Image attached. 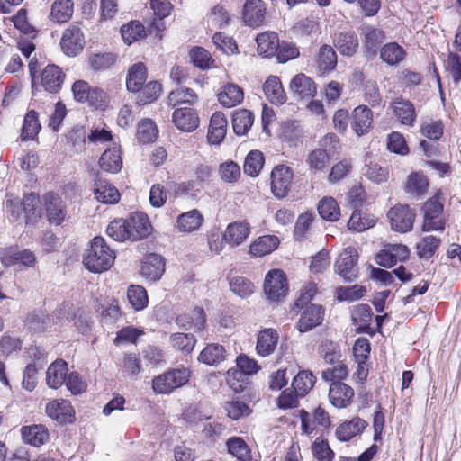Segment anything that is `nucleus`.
<instances>
[{"instance_id":"f257e3e1","label":"nucleus","mask_w":461,"mask_h":461,"mask_svg":"<svg viewBox=\"0 0 461 461\" xmlns=\"http://www.w3.org/2000/svg\"><path fill=\"white\" fill-rule=\"evenodd\" d=\"M115 252L107 245L105 240L96 236L91 240L83 254V265L92 273L107 271L113 265Z\"/></svg>"},{"instance_id":"f03ea898","label":"nucleus","mask_w":461,"mask_h":461,"mask_svg":"<svg viewBox=\"0 0 461 461\" xmlns=\"http://www.w3.org/2000/svg\"><path fill=\"white\" fill-rule=\"evenodd\" d=\"M190 372L186 368L171 369L152 379V389L159 394L170 393L187 383Z\"/></svg>"},{"instance_id":"7ed1b4c3","label":"nucleus","mask_w":461,"mask_h":461,"mask_svg":"<svg viewBox=\"0 0 461 461\" xmlns=\"http://www.w3.org/2000/svg\"><path fill=\"white\" fill-rule=\"evenodd\" d=\"M358 254L352 247L346 248L335 262V272L345 282H353L358 276L357 268Z\"/></svg>"},{"instance_id":"20e7f679","label":"nucleus","mask_w":461,"mask_h":461,"mask_svg":"<svg viewBox=\"0 0 461 461\" xmlns=\"http://www.w3.org/2000/svg\"><path fill=\"white\" fill-rule=\"evenodd\" d=\"M263 288L267 297L271 301L277 302L285 297L288 292V283L285 272L281 269L268 271Z\"/></svg>"},{"instance_id":"39448f33","label":"nucleus","mask_w":461,"mask_h":461,"mask_svg":"<svg viewBox=\"0 0 461 461\" xmlns=\"http://www.w3.org/2000/svg\"><path fill=\"white\" fill-rule=\"evenodd\" d=\"M360 34L363 37L365 56L368 59L375 58L385 40L384 32L371 24L363 23L360 27Z\"/></svg>"},{"instance_id":"423d86ee","label":"nucleus","mask_w":461,"mask_h":461,"mask_svg":"<svg viewBox=\"0 0 461 461\" xmlns=\"http://www.w3.org/2000/svg\"><path fill=\"white\" fill-rule=\"evenodd\" d=\"M45 412L59 425L72 424L76 420L75 410L70 402L65 399L49 402L45 406Z\"/></svg>"},{"instance_id":"0eeeda50","label":"nucleus","mask_w":461,"mask_h":461,"mask_svg":"<svg viewBox=\"0 0 461 461\" xmlns=\"http://www.w3.org/2000/svg\"><path fill=\"white\" fill-rule=\"evenodd\" d=\"M424 222L423 230H443L445 229V222L441 219L443 212V204L438 201V198L434 196L429 199L423 205Z\"/></svg>"},{"instance_id":"6e6552de","label":"nucleus","mask_w":461,"mask_h":461,"mask_svg":"<svg viewBox=\"0 0 461 461\" xmlns=\"http://www.w3.org/2000/svg\"><path fill=\"white\" fill-rule=\"evenodd\" d=\"M415 217V212L409 205H397L388 212L392 229L401 233H406L412 230Z\"/></svg>"},{"instance_id":"1a4fd4ad","label":"nucleus","mask_w":461,"mask_h":461,"mask_svg":"<svg viewBox=\"0 0 461 461\" xmlns=\"http://www.w3.org/2000/svg\"><path fill=\"white\" fill-rule=\"evenodd\" d=\"M293 171L285 165H277L271 172L270 184L273 194L278 198L287 195L293 180Z\"/></svg>"},{"instance_id":"9d476101","label":"nucleus","mask_w":461,"mask_h":461,"mask_svg":"<svg viewBox=\"0 0 461 461\" xmlns=\"http://www.w3.org/2000/svg\"><path fill=\"white\" fill-rule=\"evenodd\" d=\"M46 217L50 224L59 226L67 217L65 202L59 195L50 192L43 196Z\"/></svg>"},{"instance_id":"9b49d317","label":"nucleus","mask_w":461,"mask_h":461,"mask_svg":"<svg viewBox=\"0 0 461 461\" xmlns=\"http://www.w3.org/2000/svg\"><path fill=\"white\" fill-rule=\"evenodd\" d=\"M85 45L84 35L77 25H71L63 32L60 46L63 52L69 57H75L82 51Z\"/></svg>"},{"instance_id":"f8f14e48","label":"nucleus","mask_w":461,"mask_h":461,"mask_svg":"<svg viewBox=\"0 0 461 461\" xmlns=\"http://www.w3.org/2000/svg\"><path fill=\"white\" fill-rule=\"evenodd\" d=\"M0 259L5 267L23 265L33 267L36 264L35 254L28 249L7 248L2 252Z\"/></svg>"},{"instance_id":"ddd939ff","label":"nucleus","mask_w":461,"mask_h":461,"mask_svg":"<svg viewBox=\"0 0 461 461\" xmlns=\"http://www.w3.org/2000/svg\"><path fill=\"white\" fill-rule=\"evenodd\" d=\"M333 44L338 51L346 57H353L359 49L358 36L353 30L334 33Z\"/></svg>"},{"instance_id":"4468645a","label":"nucleus","mask_w":461,"mask_h":461,"mask_svg":"<svg viewBox=\"0 0 461 461\" xmlns=\"http://www.w3.org/2000/svg\"><path fill=\"white\" fill-rule=\"evenodd\" d=\"M172 121L178 130L185 132L194 131L200 123L196 111L190 107L176 109L172 113Z\"/></svg>"},{"instance_id":"2eb2a0df","label":"nucleus","mask_w":461,"mask_h":461,"mask_svg":"<svg viewBox=\"0 0 461 461\" xmlns=\"http://www.w3.org/2000/svg\"><path fill=\"white\" fill-rule=\"evenodd\" d=\"M325 310L321 305L310 304L302 312L297 322L298 330L304 333L319 326L324 319Z\"/></svg>"},{"instance_id":"dca6fc26","label":"nucleus","mask_w":461,"mask_h":461,"mask_svg":"<svg viewBox=\"0 0 461 461\" xmlns=\"http://www.w3.org/2000/svg\"><path fill=\"white\" fill-rule=\"evenodd\" d=\"M249 233L250 224L246 221H237L227 225L223 240L231 248H234L246 241Z\"/></svg>"},{"instance_id":"f3484780","label":"nucleus","mask_w":461,"mask_h":461,"mask_svg":"<svg viewBox=\"0 0 461 461\" xmlns=\"http://www.w3.org/2000/svg\"><path fill=\"white\" fill-rule=\"evenodd\" d=\"M165 272V259L162 256L151 253L141 263V275L151 281L159 280Z\"/></svg>"},{"instance_id":"a211bd4d","label":"nucleus","mask_w":461,"mask_h":461,"mask_svg":"<svg viewBox=\"0 0 461 461\" xmlns=\"http://www.w3.org/2000/svg\"><path fill=\"white\" fill-rule=\"evenodd\" d=\"M354 397V390L342 382H333L330 386L329 399L330 403L338 408H346Z\"/></svg>"},{"instance_id":"6ab92c4d","label":"nucleus","mask_w":461,"mask_h":461,"mask_svg":"<svg viewBox=\"0 0 461 461\" xmlns=\"http://www.w3.org/2000/svg\"><path fill=\"white\" fill-rule=\"evenodd\" d=\"M290 90L300 99H308L315 95L317 86L314 81L303 73L295 75L290 82Z\"/></svg>"},{"instance_id":"aec40b11","label":"nucleus","mask_w":461,"mask_h":461,"mask_svg":"<svg viewBox=\"0 0 461 461\" xmlns=\"http://www.w3.org/2000/svg\"><path fill=\"white\" fill-rule=\"evenodd\" d=\"M367 425V422L359 417L345 420L336 429V438L340 442H348L354 437L360 435Z\"/></svg>"},{"instance_id":"412c9836","label":"nucleus","mask_w":461,"mask_h":461,"mask_svg":"<svg viewBox=\"0 0 461 461\" xmlns=\"http://www.w3.org/2000/svg\"><path fill=\"white\" fill-rule=\"evenodd\" d=\"M41 85L46 91L51 94L58 93L64 82L65 74L56 65H48L41 72Z\"/></svg>"},{"instance_id":"4be33fe9","label":"nucleus","mask_w":461,"mask_h":461,"mask_svg":"<svg viewBox=\"0 0 461 461\" xmlns=\"http://www.w3.org/2000/svg\"><path fill=\"white\" fill-rule=\"evenodd\" d=\"M68 363L61 358L56 359L46 371V384L51 389L61 387L68 375Z\"/></svg>"},{"instance_id":"5701e85b","label":"nucleus","mask_w":461,"mask_h":461,"mask_svg":"<svg viewBox=\"0 0 461 461\" xmlns=\"http://www.w3.org/2000/svg\"><path fill=\"white\" fill-rule=\"evenodd\" d=\"M243 19L249 26H259L263 23L266 5L262 0H246L243 5Z\"/></svg>"},{"instance_id":"b1692460","label":"nucleus","mask_w":461,"mask_h":461,"mask_svg":"<svg viewBox=\"0 0 461 461\" xmlns=\"http://www.w3.org/2000/svg\"><path fill=\"white\" fill-rule=\"evenodd\" d=\"M131 240H138L148 237L151 231V224L146 214L135 212L126 219Z\"/></svg>"},{"instance_id":"393cba45","label":"nucleus","mask_w":461,"mask_h":461,"mask_svg":"<svg viewBox=\"0 0 461 461\" xmlns=\"http://www.w3.org/2000/svg\"><path fill=\"white\" fill-rule=\"evenodd\" d=\"M373 123V113L366 105H359L353 111L351 127L358 135L366 133Z\"/></svg>"},{"instance_id":"a878e982","label":"nucleus","mask_w":461,"mask_h":461,"mask_svg":"<svg viewBox=\"0 0 461 461\" xmlns=\"http://www.w3.org/2000/svg\"><path fill=\"white\" fill-rule=\"evenodd\" d=\"M228 122L222 113H214L210 121L207 140L210 144L219 145L226 135Z\"/></svg>"},{"instance_id":"bb28decb","label":"nucleus","mask_w":461,"mask_h":461,"mask_svg":"<svg viewBox=\"0 0 461 461\" xmlns=\"http://www.w3.org/2000/svg\"><path fill=\"white\" fill-rule=\"evenodd\" d=\"M278 333L275 329H264L258 335L257 339L256 349L259 356L267 357L271 355L278 342Z\"/></svg>"},{"instance_id":"cd10ccee","label":"nucleus","mask_w":461,"mask_h":461,"mask_svg":"<svg viewBox=\"0 0 461 461\" xmlns=\"http://www.w3.org/2000/svg\"><path fill=\"white\" fill-rule=\"evenodd\" d=\"M94 193L98 202L107 204L117 203L120 200L119 191L106 180L96 177Z\"/></svg>"},{"instance_id":"c85d7f7f","label":"nucleus","mask_w":461,"mask_h":461,"mask_svg":"<svg viewBox=\"0 0 461 461\" xmlns=\"http://www.w3.org/2000/svg\"><path fill=\"white\" fill-rule=\"evenodd\" d=\"M263 91L267 99L273 104H283L286 95L278 77L269 76L263 85Z\"/></svg>"},{"instance_id":"c756f323","label":"nucleus","mask_w":461,"mask_h":461,"mask_svg":"<svg viewBox=\"0 0 461 461\" xmlns=\"http://www.w3.org/2000/svg\"><path fill=\"white\" fill-rule=\"evenodd\" d=\"M21 435L24 443L34 447H40L49 440L48 429L41 424L22 427Z\"/></svg>"},{"instance_id":"7c9ffc66","label":"nucleus","mask_w":461,"mask_h":461,"mask_svg":"<svg viewBox=\"0 0 461 461\" xmlns=\"http://www.w3.org/2000/svg\"><path fill=\"white\" fill-rule=\"evenodd\" d=\"M22 202L23 214L25 218V223L35 224L40 219V197L35 193H30L23 195Z\"/></svg>"},{"instance_id":"2f4dec72","label":"nucleus","mask_w":461,"mask_h":461,"mask_svg":"<svg viewBox=\"0 0 461 461\" xmlns=\"http://www.w3.org/2000/svg\"><path fill=\"white\" fill-rule=\"evenodd\" d=\"M256 41L258 44V52L259 55L266 58H270L276 55L279 47V39L276 32H267L259 33Z\"/></svg>"},{"instance_id":"473e14b6","label":"nucleus","mask_w":461,"mask_h":461,"mask_svg":"<svg viewBox=\"0 0 461 461\" xmlns=\"http://www.w3.org/2000/svg\"><path fill=\"white\" fill-rule=\"evenodd\" d=\"M243 98V90L236 84H227L223 86L221 92L218 94L220 104L227 108L240 104Z\"/></svg>"},{"instance_id":"72a5a7b5","label":"nucleus","mask_w":461,"mask_h":461,"mask_svg":"<svg viewBox=\"0 0 461 461\" xmlns=\"http://www.w3.org/2000/svg\"><path fill=\"white\" fill-rule=\"evenodd\" d=\"M147 80V68L142 62L132 65L127 74L126 87L130 92H139Z\"/></svg>"},{"instance_id":"f704fd0d","label":"nucleus","mask_w":461,"mask_h":461,"mask_svg":"<svg viewBox=\"0 0 461 461\" xmlns=\"http://www.w3.org/2000/svg\"><path fill=\"white\" fill-rule=\"evenodd\" d=\"M226 358L224 347L218 343L208 344L200 353L198 361L207 366H217Z\"/></svg>"},{"instance_id":"c9c22d12","label":"nucleus","mask_w":461,"mask_h":461,"mask_svg":"<svg viewBox=\"0 0 461 461\" xmlns=\"http://www.w3.org/2000/svg\"><path fill=\"white\" fill-rule=\"evenodd\" d=\"M279 244V239L275 235H264L258 238L249 246V252L255 257H263L275 250Z\"/></svg>"},{"instance_id":"e433bc0d","label":"nucleus","mask_w":461,"mask_h":461,"mask_svg":"<svg viewBox=\"0 0 461 461\" xmlns=\"http://www.w3.org/2000/svg\"><path fill=\"white\" fill-rule=\"evenodd\" d=\"M41 125L39 121V114L34 110H29L24 116L22 128L21 140L23 141L33 140L39 134Z\"/></svg>"},{"instance_id":"4c0bfd02","label":"nucleus","mask_w":461,"mask_h":461,"mask_svg":"<svg viewBox=\"0 0 461 461\" xmlns=\"http://www.w3.org/2000/svg\"><path fill=\"white\" fill-rule=\"evenodd\" d=\"M99 166L102 170L109 173H117L122 167L121 152L118 148L106 149L99 159Z\"/></svg>"},{"instance_id":"58836bf2","label":"nucleus","mask_w":461,"mask_h":461,"mask_svg":"<svg viewBox=\"0 0 461 461\" xmlns=\"http://www.w3.org/2000/svg\"><path fill=\"white\" fill-rule=\"evenodd\" d=\"M393 113L400 122L403 125L412 126L416 120V113L413 104L408 100L395 101Z\"/></svg>"},{"instance_id":"ea45409f","label":"nucleus","mask_w":461,"mask_h":461,"mask_svg":"<svg viewBox=\"0 0 461 461\" xmlns=\"http://www.w3.org/2000/svg\"><path fill=\"white\" fill-rule=\"evenodd\" d=\"M338 63L337 53L333 47L323 44L320 47L317 55V64L321 72H330L335 69Z\"/></svg>"},{"instance_id":"a19ab883","label":"nucleus","mask_w":461,"mask_h":461,"mask_svg":"<svg viewBox=\"0 0 461 461\" xmlns=\"http://www.w3.org/2000/svg\"><path fill=\"white\" fill-rule=\"evenodd\" d=\"M228 452L239 461H255L251 456V450L242 438L231 437L226 441Z\"/></svg>"},{"instance_id":"79ce46f5","label":"nucleus","mask_w":461,"mask_h":461,"mask_svg":"<svg viewBox=\"0 0 461 461\" xmlns=\"http://www.w3.org/2000/svg\"><path fill=\"white\" fill-rule=\"evenodd\" d=\"M380 58L389 66H394L404 59L406 51L397 42H389L380 49Z\"/></svg>"},{"instance_id":"37998d69","label":"nucleus","mask_w":461,"mask_h":461,"mask_svg":"<svg viewBox=\"0 0 461 461\" xmlns=\"http://www.w3.org/2000/svg\"><path fill=\"white\" fill-rule=\"evenodd\" d=\"M254 122V114L247 109L237 110L232 114V128L237 135H245Z\"/></svg>"},{"instance_id":"c03bdc74","label":"nucleus","mask_w":461,"mask_h":461,"mask_svg":"<svg viewBox=\"0 0 461 461\" xmlns=\"http://www.w3.org/2000/svg\"><path fill=\"white\" fill-rule=\"evenodd\" d=\"M203 221V217L201 212L194 209L178 216L177 227L181 231L191 232L197 230Z\"/></svg>"},{"instance_id":"a18cd8bd","label":"nucleus","mask_w":461,"mask_h":461,"mask_svg":"<svg viewBox=\"0 0 461 461\" xmlns=\"http://www.w3.org/2000/svg\"><path fill=\"white\" fill-rule=\"evenodd\" d=\"M316 377L309 370L300 371L293 379L292 386L298 396L303 397L313 387Z\"/></svg>"},{"instance_id":"49530a36","label":"nucleus","mask_w":461,"mask_h":461,"mask_svg":"<svg viewBox=\"0 0 461 461\" xmlns=\"http://www.w3.org/2000/svg\"><path fill=\"white\" fill-rule=\"evenodd\" d=\"M73 7L71 0H56L51 5V20L59 23L68 22L72 17Z\"/></svg>"},{"instance_id":"de8ad7c7","label":"nucleus","mask_w":461,"mask_h":461,"mask_svg":"<svg viewBox=\"0 0 461 461\" xmlns=\"http://www.w3.org/2000/svg\"><path fill=\"white\" fill-rule=\"evenodd\" d=\"M329 160L330 155L326 149H315L308 154L306 163L311 173L316 174L325 171Z\"/></svg>"},{"instance_id":"09e8293b","label":"nucleus","mask_w":461,"mask_h":461,"mask_svg":"<svg viewBox=\"0 0 461 461\" xmlns=\"http://www.w3.org/2000/svg\"><path fill=\"white\" fill-rule=\"evenodd\" d=\"M196 100L197 95L192 88L180 86L169 93L167 104L172 107L182 104H194Z\"/></svg>"},{"instance_id":"8fccbe9b","label":"nucleus","mask_w":461,"mask_h":461,"mask_svg":"<svg viewBox=\"0 0 461 461\" xmlns=\"http://www.w3.org/2000/svg\"><path fill=\"white\" fill-rule=\"evenodd\" d=\"M318 212L323 220L329 221H336L340 216L339 207L332 197H324L319 202Z\"/></svg>"},{"instance_id":"3c124183","label":"nucleus","mask_w":461,"mask_h":461,"mask_svg":"<svg viewBox=\"0 0 461 461\" xmlns=\"http://www.w3.org/2000/svg\"><path fill=\"white\" fill-rule=\"evenodd\" d=\"M428 186L429 182L424 176L411 173L408 176L405 192L416 198H420L427 192Z\"/></svg>"},{"instance_id":"603ef678","label":"nucleus","mask_w":461,"mask_h":461,"mask_svg":"<svg viewBox=\"0 0 461 461\" xmlns=\"http://www.w3.org/2000/svg\"><path fill=\"white\" fill-rule=\"evenodd\" d=\"M129 303L136 311L145 309L149 303L147 291L140 285H131L127 290Z\"/></svg>"},{"instance_id":"864d4df0","label":"nucleus","mask_w":461,"mask_h":461,"mask_svg":"<svg viewBox=\"0 0 461 461\" xmlns=\"http://www.w3.org/2000/svg\"><path fill=\"white\" fill-rule=\"evenodd\" d=\"M162 90V86L158 81H150L147 85L142 86L141 89L138 92L137 104L139 105H145L152 103L158 98Z\"/></svg>"},{"instance_id":"5fc2aeb1","label":"nucleus","mask_w":461,"mask_h":461,"mask_svg":"<svg viewBox=\"0 0 461 461\" xmlns=\"http://www.w3.org/2000/svg\"><path fill=\"white\" fill-rule=\"evenodd\" d=\"M106 233L116 241L131 240L126 219H115L111 221L106 229Z\"/></svg>"},{"instance_id":"6e6d98bb","label":"nucleus","mask_w":461,"mask_h":461,"mask_svg":"<svg viewBox=\"0 0 461 461\" xmlns=\"http://www.w3.org/2000/svg\"><path fill=\"white\" fill-rule=\"evenodd\" d=\"M158 133V128L152 120L144 119L139 122L136 136L140 142H153L156 140Z\"/></svg>"},{"instance_id":"4d7b16f0","label":"nucleus","mask_w":461,"mask_h":461,"mask_svg":"<svg viewBox=\"0 0 461 461\" xmlns=\"http://www.w3.org/2000/svg\"><path fill=\"white\" fill-rule=\"evenodd\" d=\"M264 156L259 150L249 152L244 162V173L250 176H257L264 165Z\"/></svg>"},{"instance_id":"13d9d810","label":"nucleus","mask_w":461,"mask_h":461,"mask_svg":"<svg viewBox=\"0 0 461 461\" xmlns=\"http://www.w3.org/2000/svg\"><path fill=\"white\" fill-rule=\"evenodd\" d=\"M170 341L174 348L189 354L195 346L196 339L193 334L177 332L170 336Z\"/></svg>"},{"instance_id":"bf43d9fd","label":"nucleus","mask_w":461,"mask_h":461,"mask_svg":"<svg viewBox=\"0 0 461 461\" xmlns=\"http://www.w3.org/2000/svg\"><path fill=\"white\" fill-rule=\"evenodd\" d=\"M121 34L123 41L130 45L145 36V28L140 22H131L122 26Z\"/></svg>"},{"instance_id":"052dcab7","label":"nucleus","mask_w":461,"mask_h":461,"mask_svg":"<svg viewBox=\"0 0 461 461\" xmlns=\"http://www.w3.org/2000/svg\"><path fill=\"white\" fill-rule=\"evenodd\" d=\"M314 220V214L312 212H306L298 216L294 229V238L298 241H303L306 239V235L312 224Z\"/></svg>"},{"instance_id":"680f3d73","label":"nucleus","mask_w":461,"mask_h":461,"mask_svg":"<svg viewBox=\"0 0 461 461\" xmlns=\"http://www.w3.org/2000/svg\"><path fill=\"white\" fill-rule=\"evenodd\" d=\"M440 245V240L435 236L429 235L424 237L417 244V253L420 258L429 259L432 258Z\"/></svg>"},{"instance_id":"e2e57ef3","label":"nucleus","mask_w":461,"mask_h":461,"mask_svg":"<svg viewBox=\"0 0 461 461\" xmlns=\"http://www.w3.org/2000/svg\"><path fill=\"white\" fill-rule=\"evenodd\" d=\"M363 174L372 182L381 184L388 179L389 170L378 163L366 164Z\"/></svg>"},{"instance_id":"0e129e2a","label":"nucleus","mask_w":461,"mask_h":461,"mask_svg":"<svg viewBox=\"0 0 461 461\" xmlns=\"http://www.w3.org/2000/svg\"><path fill=\"white\" fill-rule=\"evenodd\" d=\"M312 450L313 456L318 461H332L334 458V452L330 447L328 440L321 438H317L312 446Z\"/></svg>"},{"instance_id":"69168bd1","label":"nucleus","mask_w":461,"mask_h":461,"mask_svg":"<svg viewBox=\"0 0 461 461\" xmlns=\"http://www.w3.org/2000/svg\"><path fill=\"white\" fill-rule=\"evenodd\" d=\"M366 288L359 285L351 286H340L337 289V299L340 302L348 301L353 302L359 300L366 293Z\"/></svg>"},{"instance_id":"338daca9","label":"nucleus","mask_w":461,"mask_h":461,"mask_svg":"<svg viewBox=\"0 0 461 461\" xmlns=\"http://www.w3.org/2000/svg\"><path fill=\"white\" fill-rule=\"evenodd\" d=\"M190 58L193 64L201 68L208 69L213 63L211 54L202 47H194L190 50Z\"/></svg>"},{"instance_id":"774afa93","label":"nucleus","mask_w":461,"mask_h":461,"mask_svg":"<svg viewBox=\"0 0 461 461\" xmlns=\"http://www.w3.org/2000/svg\"><path fill=\"white\" fill-rule=\"evenodd\" d=\"M230 290L241 298H246L253 292V284L243 276H235L230 281Z\"/></svg>"}]
</instances>
